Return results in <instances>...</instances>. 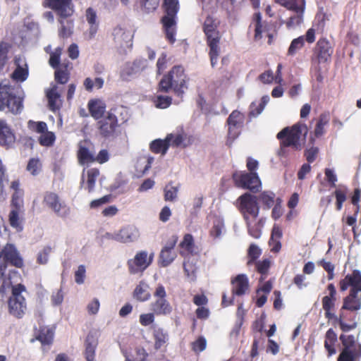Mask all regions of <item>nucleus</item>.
Instances as JSON below:
<instances>
[{"label":"nucleus","mask_w":361,"mask_h":361,"mask_svg":"<svg viewBox=\"0 0 361 361\" xmlns=\"http://www.w3.org/2000/svg\"><path fill=\"white\" fill-rule=\"evenodd\" d=\"M337 342V335L333 329H329L325 334L324 348L328 352V355L331 356L336 353L335 345Z\"/></svg>","instance_id":"nucleus-36"},{"label":"nucleus","mask_w":361,"mask_h":361,"mask_svg":"<svg viewBox=\"0 0 361 361\" xmlns=\"http://www.w3.org/2000/svg\"><path fill=\"white\" fill-rule=\"evenodd\" d=\"M16 140L14 133L5 121H0V145L11 147Z\"/></svg>","instance_id":"nucleus-28"},{"label":"nucleus","mask_w":361,"mask_h":361,"mask_svg":"<svg viewBox=\"0 0 361 361\" xmlns=\"http://www.w3.org/2000/svg\"><path fill=\"white\" fill-rule=\"evenodd\" d=\"M348 188L345 185H340L338 188L334 191V195L336 200V209L340 211L343 203L347 199Z\"/></svg>","instance_id":"nucleus-40"},{"label":"nucleus","mask_w":361,"mask_h":361,"mask_svg":"<svg viewBox=\"0 0 361 361\" xmlns=\"http://www.w3.org/2000/svg\"><path fill=\"white\" fill-rule=\"evenodd\" d=\"M70 78V73L67 70V66L64 69L58 68L54 72V80L59 85L66 84Z\"/></svg>","instance_id":"nucleus-51"},{"label":"nucleus","mask_w":361,"mask_h":361,"mask_svg":"<svg viewBox=\"0 0 361 361\" xmlns=\"http://www.w3.org/2000/svg\"><path fill=\"white\" fill-rule=\"evenodd\" d=\"M255 20L256 22L255 29V38L259 39L262 38V33L264 30L263 29V25L262 23V17L260 13L255 14Z\"/></svg>","instance_id":"nucleus-59"},{"label":"nucleus","mask_w":361,"mask_h":361,"mask_svg":"<svg viewBox=\"0 0 361 361\" xmlns=\"http://www.w3.org/2000/svg\"><path fill=\"white\" fill-rule=\"evenodd\" d=\"M11 46L5 42H0V73L4 68L8 62V54Z\"/></svg>","instance_id":"nucleus-50"},{"label":"nucleus","mask_w":361,"mask_h":361,"mask_svg":"<svg viewBox=\"0 0 361 361\" xmlns=\"http://www.w3.org/2000/svg\"><path fill=\"white\" fill-rule=\"evenodd\" d=\"M173 183H169L164 189V200L173 202L176 200L178 196V192L180 189V185L178 183L176 186L172 185Z\"/></svg>","instance_id":"nucleus-41"},{"label":"nucleus","mask_w":361,"mask_h":361,"mask_svg":"<svg viewBox=\"0 0 361 361\" xmlns=\"http://www.w3.org/2000/svg\"><path fill=\"white\" fill-rule=\"evenodd\" d=\"M282 200L281 198H277L276 200V204H274L272 212H271V217L276 220L279 219L283 214V209L281 206Z\"/></svg>","instance_id":"nucleus-64"},{"label":"nucleus","mask_w":361,"mask_h":361,"mask_svg":"<svg viewBox=\"0 0 361 361\" xmlns=\"http://www.w3.org/2000/svg\"><path fill=\"white\" fill-rule=\"evenodd\" d=\"M238 209L242 214L246 224L250 220H255L259 213V206L257 202V197L249 192H245L238 199Z\"/></svg>","instance_id":"nucleus-8"},{"label":"nucleus","mask_w":361,"mask_h":361,"mask_svg":"<svg viewBox=\"0 0 361 361\" xmlns=\"http://www.w3.org/2000/svg\"><path fill=\"white\" fill-rule=\"evenodd\" d=\"M62 90V88L57 85H53L50 89L47 91L46 95L48 99L49 108L50 110L55 111L61 108V96Z\"/></svg>","instance_id":"nucleus-23"},{"label":"nucleus","mask_w":361,"mask_h":361,"mask_svg":"<svg viewBox=\"0 0 361 361\" xmlns=\"http://www.w3.org/2000/svg\"><path fill=\"white\" fill-rule=\"evenodd\" d=\"M356 315L353 312H346V310H341L338 318V324L340 329L343 332H348L355 329L357 323L355 321Z\"/></svg>","instance_id":"nucleus-24"},{"label":"nucleus","mask_w":361,"mask_h":361,"mask_svg":"<svg viewBox=\"0 0 361 361\" xmlns=\"http://www.w3.org/2000/svg\"><path fill=\"white\" fill-rule=\"evenodd\" d=\"M133 296L140 301L147 300L150 297V294L147 291V286L144 283H140L134 290Z\"/></svg>","instance_id":"nucleus-47"},{"label":"nucleus","mask_w":361,"mask_h":361,"mask_svg":"<svg viewBox=\"0 0 361 361\" xmlns=\"http://www.w3.org/2000/svg\"><path fill=\"white\" fill-rule=\"evenodd\" d=\"M55 141V135L52 132H46L42 134L39 138V142L42 146H51Z\"/></svg>","instance_id":"nucleus-58"},{"label":"nucleus","mask_w":361,"mask_h":361,"mask_svg":"<svg viewBox=\"0 0 361 361\" xmlns=\"http://www.w3.org/2000/svg\"><path fill=\"white\" fill-rule=\"evenodd\" d=\"M329 122V116L327 114H322L314 128V135L317 137H321L324 133V126Z\"/></svg>","instance_id":"nucleus-49"},{"label":"nucleus","mask_w":361,"mask_h":361,"mask_svg":"<svg viewBox=\"0 0 361 361\" xmlns=\"http://www.w3.org/2000/svg\"><path fill=\"white\" fill-rule=\"evenodd\" d=\"M162 8L164 15L161 18L166 38L173 44L176 41L177 14L180 9L178 0H164Z\"/></svg>","instance_id":"nucleus-4"},{"label":"nucleus","mask_w":361,"mask_h":361,"mask_svg":"<svg viewBox=\"0 0 361 361\" xmlns=\"http://www.w3.org/2000/svg\"><path fill=\"white\" fill-rule=\"evenodd\" d=\"M339 339L343 348L337 358V361H360L361 343L353 335L341 334Z\"/></svg>","instance_id":"nucleus-6"},{"label":"nucleus","mask_w":361,"mask_h":361,"mask_svg":"<svg viewBox=\"0 0 361 361\" xmlns=\"http://www.w3.org/2000/svg\"><path fill=\"white\" fill-rule=\"evenodd\" d=\"M8 265L22 268L24 261L13 244L6 243L0 249V293H6L12 284L20 280V273L13 269H8Z\"/></svg>","instance_id":"nucleus-1"},{"label":"nucleus","mask_w":361,"mask_h":361,"mask_svg":"<svg viewBox=\"0 0 361 361\" xmlns=\"http://www.w3.org/2000/svg\"><path fill=\"white\" fill-rule=\"evenodd\" d=\"M128 118V111L123 106L111 108L97 121L98 133L104 139H114L118 136V128Z\"/></svg>","instance_id":"nucleus-2"},{"label":"nucleus","mask_w":361,"mask_h":361,"mask_svg":"<svg viewBox=\"0 0 361 361\" xmlns=\"http://www.w3.org/2000/svg\"><path fill=\"white\" fill-rule=\"evenodd\" d=\"M171 135H167L165 139H156L153 140L149 145L151 152L154 154H166L170 147V139Z\"/></svg>","instance_id":"nucleus-30"},{"label":"nucleus","mask_w":361,"mask_h":361,"mask_svg":"<svg viewBox=\"0 0 361 361\" xmlns=\"http://www.w3.org/2000/svg\"><path fill=\"white\" fill-rule=\"evenodd\" d=\"M77 158L80 165L88 164L94 162V156L87 147L79 144L77 152Z\"/></svg>","instance_id":"nucleus-35"},{"label":"nucleus","mask_w":361,"mask_h":361,"mask_svg":"<svg viewBox=\"0 0 361 361\" xmlns=\"http://www.w3.org/2000/svg\"><path fill=\"white\" fill-rule=\"evenodd\" d=\"M232 179L236 187L247 189L253 192H258L261 187V181L257 173L235 171L232 174Z\"/></svg>","instance_id":"nucleus-10"},{"label":"nucleus","mask_w":361,"mask_h":361,"mask_svg":"<svg viewBox=\"0 0 361 361\" xmlns=\"http://www.w3.org/2000/svg\"><path fill=\"white\" fill-rule=\"evenodd\" d=\"M51 248L49 246L44 247L43 250L39 252L37 255V262L39 264H45L48 262L49 255L51 252Z\"/></svg>","instance_id":"nucleus-62"},{"label":"nucleus","mask_w":361,"mask_h":361,"mask_svg":"<svg viewBox=\"0 0 361 361\" xmlns=\"http://www.w3.org/2000/svg\"><path fill=\"white\" fill-rule=\"evenodd\" d=\"M111 200H112V195H106L103 196L101 198L92 200L90 202V206L91 208L95 209V208H97L104 204L110 202Z\"/></svg>","instance_id":"nucleus-63"},{"label":"nucleus","mask_w":361,"mask_h":361,"mask_svg":"<svg viewBox=\"0 0 361 361\" xmlns=\"http://www.w3.org/2000/svg\"><path fill=\"white\" fill-rule=\"evenodd\" d=\"M180 247L189 254H192L195 248V242L192 235L187 233L184 235L180 243Z\"/></svg>","instance_id":"nucleus-52"},{"label":"nucleus","mask_w":361,"mask_h":361,"mask_svg":"<svg viewBox=\"0 0 361 361\" xmlns=\"http://www.w3.org/2000/svg\"><path fill=\"white\" fill-rule=\"evenodd\" d=\"M302 127L306 128L305 125L296 123L291 127L284 128L277 134L276 137L281 140V150L283 148L288 147H293L295 149H300V139Z\"/></svg>","instance_id":"nucleus-9"},{"label":"nucleus","mask_w":361,"mask_h":361,"mask_svg":"<svg viewBox=\"0 0 361 361\" xmlns=\"http://www.w3.org/2000/svg\"><path fill=\"white\" fill-rule=\"evenodd\" d=\"M99 170L97 168H92L87 171V190L88 192L94 190L96 180L99 176Z\"/></svg>","instance_id":"nucleus-44"},{"label":"nucleus","mask_w":361,"mask_h":361,"mask_svg":"<svg viewBox=\"0 0 361 361\" xmlns=\"http://www.w3.org/2000/svg\"><path fill=\"white\" fill-rule=\"evenodd\" d=\"M97 345L98 341L93 334H88L84 342L85 350L83 355L86 361H95Z\"/></svg>","instance_id":"nucleus-26"},{"label":"nucleus","mask_w":361,"mask_h":361,"mask_svg":"<svg viewBox=\"0 0 361 361\" xmlns=\"http://www.w3.org/2000/svg\"><path fill=\"white\" fill-rule=\"evenodd\" d=\"M140 4L143 11L146 13L154 11L159 4V0H140Z\"/></svg>","instance_id":"nucleus-56"},{"label":"nucleus","mask_w":361,"mask_h":361,"mask_svg":"<svg viewBox=\"0 0 361 361\" xmlns=\"http://www.w3.org/2000/svg\"><path fill=\"white\" fill-rule=\"evenodd\" d=\"M245 121L244 115L238 110H234L228 116L226 123L228 126V135L231 139H235L240 133Z\"/></svg>","instance_id":"nucleus-19"},{"label":"nucleus","mask_w":361,"mask_h":361,"mask_svg":"<svg viewBox=\"0 0 361 361\" xmlns=\"http://www.w3.org/2000/svg\"><path fill=\"white\" fill-rule=\"evenodd\" d=\"M262 254L261 250L255 244L250 245L247 250V257L249 258L247 264H252L255 260L259 257Z\"/></svg>","instance_id":"nucleus-55"},{"label":"nucleus","mask_w":361,"mask_h":361,"mask_svg":"<svg viewBox=\"0 0 361 361\" xmlns=\"http://www.w3.org/2000/svg\"><path fill=\"white\" fill-rule=\"evenodd\" d=\"M203 32L206 36L207 44L209 48V56L212 68L215 67L220 54L219 43L221 35L217 29L215 19L208 16L202 26Z\"/></svg>","instance_id":"nucleus-5"},{"label":"nucleus","mask_w":361,"mask_h":361,"mask_svg":"<svg viewBox=\"0 0 361 361\" xmlns=\"http://www.w3.org/2000/svg\"><path fill=\"white\" fill-rule=\"evenodd\" d=\"M87 107L91 116L97 121L106 114V104L99 99L90 100Z\"/></svg>","instance_id":"nucleus-29"},{"label":"nucleus","mask_w":361,"mask_h":361,"mask_svg":"<svg viewBox=\"0 0 361 361\" xmlns=\"http://www.w3.org/2000/svg\"><path fill=\"white\" fill-rule=\"evenodd\" d=\"M11 209L8 215V221L10 226L15 228L17 232H21L23 230L24 209L23 201L16 196L11 203Z\"/></svg>","instance_id":"nucleus-15"},{"label":"nucleus","mask_w":361,"mask_h":361,"mask_svg":"<svg viewBox=\"0 0 361 361\" xmlns=\"http://www.w3.org/2000/svg\"><path fill=\"white\" fill-rule=\"evenodd\" d=\"M152 262V257H148L146 251L138 252L133 259L128 261V271L131 274L142 272L151 264Z\"/></svg>","instance_id":"nucleus-18"},{"label":"nucleus","mask_w":361,"mask_h":361,"mask_svg":"<svg viewBox=\"0 0 361 361\" xmlns=\"http://www.w3.org/2000/svg\"><path fill=\"white\" fill-rule=\"evenodd\" d=\"M361 308V293H349L343 298L342 310L355 312Z\"/></svg>","instance_id":"nucleus-27"},{"label":"nucleus","mask_w":361,"mask_h":361,"mask_svg":"<svg viewBox=\"0 0 361 361\" xmlns=\"http://www.w3.org/2000/svg\"><path fill=\"white\" fill-rule=\"evenodd\" d=\"M315 30L312 27L308 29L305 35H301L292 40L288 49V55L294 56L298 50L304 47L305 42L308 44H312L315 41Z\"/></svg>","instance_id":"nucleus-21"},{"label":"nucleus","mask_w":361,"mask_h":361,"mask_svg":"<svg viewBox=\"0 0 361 361\" xmlns=\"http://www.w3.org/2000/svg\"><path fill=\"white\" fill-rule=\"evenodd\" d=\"M22 108V102L10 92V87L0 84V110L7 109L16 114L20 112Z\"/></svg>","instance_id":"nucleus-12"},{"label":"nucleus","mask_w":361,"mask_h":361,"mask_svg":"<svg viewBox=\"0 0 361 361\" xmlns=\"http://www.w3.org/2000/svg\"><path fill=\"white\" fill-rule=\"evenodd\" d=\"M232 298L226 300V294L222 295V305L224 307L231 305L233 303L235 296H242L245 295L249 290V280L247 276L244 274H238L231 281Z\"/></svg>","instance_id":"nucleus-13"},{"label":"nucleus","mask_w":361,"mask_h":361,"mask_svg":"<svg viewBox=\"0 0 361 361\" xmlns=\"http://www.w3.org/2000/svg\"><path fill=\"white\" fill-rule=\"evenodd\" d=\"M14 64L16 68L11 75L12 78L17 81H25L29 74L25 59L22 56H16L14 59Z\"/></svg>","instance_id":"nucleus-22"},{"label":"nucleus","mask_w":361,"mask_h":361,"mask_svg":"<svg viewBox=\"0 0 361 361\" xmlns=\"http://www.w3.org/2000/svg\"><path fill=\"white\" fill-rule=\"evenodd\" d=\"M42 203L59 216L66 217L69 214V208L61 201L59 195L56 192H45Z\"/></svg>","instance_id":"nucleus-14"},{"label":"nucleus","mask_w":361,"mask_h":361,"mask_svg":"<svg viewBox=\"0 0 361 361\" xmlns=\"http://www.w3.org/2000/svg\"><path fill=\"white\" fill-rule=\"evenodd\" d=\"M53 338L54 333L47 326H40L35 336V339L40 341L42 345L51 344Z\"/></svg>","instance_id":"nucleus-37"},{"label":"nucleus","mask_w":361,"mask_h":361,"mask_svg":"<svg viewBox=\"0 0 361 361\" xmlns=\"http://www.w3.org/2000/svg\"><path fill=\"white\" fill-rule=\"evenodd\" d=\"M255 265L257 271L261 274L259 281L262 282L267 277L269 269L270 268L271 262L269 259H264L262 261L257 262Z\"/></svg>","instance_id":"nucleus-48"},{"label":"nucleus","mask_w":361,"mask_h":361,"mask_svg":"<svg viewBox=\"0 0 361 361\" xmlns=\"http://www.w3.org/2000/svg\"><path fill=\"white\" fill-rule=\"evenodd\" d=\"M305 6H297L294 8H287L289 11L295 12V14L290 16L286 22V27L291 28L295 26L300 25L303 22L304 13Z\"/></svg>","instance_id":"nucleus-33"},{"label":"nucleus","mask_w":361,"mask_h":361,"mask_svg":"<svg viewBox=\"0 0 361 361\" xmlns=\"http://www.w3.org/2000/svg\"><path fill=\"white\" fill-rule=\"evenodd\" d=\"M338 286L341 292L349 289V293H361V272L354 269L340 280Z\"/></svg>","instance_id":"nucleus-16"},{"label":"nucleus","mask_w":361,"mask_h":361,"mask_svg":"<svg viewBox=\"0 0 361 361\" xmlns=\"http://www.w3.org/2000/svg\"><path fill=\"white\" fill-rule=\"evenodd\" d=\"M275 1L286 8L306 6L305 0H275Z\"/></svg>","instance_id":"nucleus-57"},{"label":"nucleus","mask_w":361,"mask_h":361,"mask_svg":"<svg viewBox=\"0 0 361 361\" xmlns=\"http://www.w3.org/2000/svg\"><path fill=\"white\" fill-rule=\"evenodd\" d=\"M10 288L12 293L8 301V312L13 317L20 319L24 316L27 309L25 299L21 295L22 292L25 290V287L21 283H18L16 286L12 284Z\"/></svg>","instance_id":"nucleus-7"},{"label":"nucleus","mask_w":361,"mask_h":361,"mask_svg":"<svg viewBox=\"0 0 361 361\" xmlns=\"http://www.w3.org/2000/svg\"><path fill=\"white\" fill-rule=\"evenodd\" d=\"M68 17L59 16L58 21L61 24V27L59 31V35L62 38H68L73 33V20H66Z\"/></svg>","instance_id":"nucleus-38"},{"label":"nucleus","mask_w":361,"mask_h":361,"mask_svg":"<svg viewBox=\"0 0 361 361\" xmlns=\"http://www.w3.org/2000/svg\"><path fill=\"white\" fill-rule=\"evenodd\" d=\"M154 347L155 350H159L166 346L169 341L168 333L162 328L155 327L153 329Z\"/></svg>","instance_id":"nucleus-32"},{"label":"nucleus","mask_w":361,"mask_h":361,"mask_svg":"<svg viewBox=\"0 0 361 361\" xmlns=\"http://www.w3.org/2000/svg\"><path fill=\"white\" fill-rule=\"evenodd\" d=\"M153 102L157 108L166 109L172 104V97L169 96L157 95L154 97Z\"/></svg>","instance_id":"nucleus-54"},{"label":"nucleus","mask_w":361,"mask_h":361,"mask_svg":"<svg viewBox=\"0 0 361 361\" xmlns=\"http://www.w3.org/2000/svg\"><path fill=\"white\" fill-rule=\"evenodd\" d=\"M334 48L325 37H321L317 42L311 56V61L314 64L327 63L331 61Z\"/></svg>","instance_id":"nucleus-11"},{"label":"nucleus","mask_w":361,"mask_h":361,"mask_svg":"<svg viewBox=\"0 0 361 361\" xmlns=\"http://www.w3.org/2000/svg\"><path fill=\"white\" fill-rule=\"evenodd\" d=\"M169 135H172L170 139V146H172L173 147H185L187 146V144L184 143L186 139V135L185 133H169Z\"/></svg>","instance_id":"nucleus-53"},{"label":"nucleus","mask_w":361,"mask_h":361,"mask_svg":"<svg viewBox=\"0 0 361 361\" xmlns=\"http://www.w3.org/2000/svg\"><path fill=\"white\" fill-rule=\"evenodd\" d=\"M154 295L157 298L156 301L152 303V310L154 313L157 315L170 314L172 311V307L166 300V293L162 285L160 284L157 287Z\"/></svg>","instance_id":"nucleus-17"},{"label":"nucleus","mask_w":361,"mask_h":361,"mask_svg":"<svg viewBox=\"0 0 361 361\" xmlns=\"http://www.w3.org/2000/svg\"><path fill=\"white\" fill-rule=\"evenodd\" d=\"M207 346V341L203 336H200L192 343V349L196 353L203 351Z\"/></svg>","instance_id":"nucleus-61"},{"label":"nucleus","mask_w":361,"mask_h":361,"mask_svg":"<svg viewBox=\"0 0 361 361\" xmlns=\"http://www.w3.org/2000/svg\"><path fill=\"white\" fill-rule=\"evenodd\" d=\"M61 54V49L59 48L56 49L55 51L50 54V58L49 61V65L52 68H56V70L59 68V66L60 64Z\"/></svg>","instance_id":"nucleus-60"},{"label":"nucleus","mask_w":361,"mask_h":361,"mask_svg":"<svg viewBox=\"0 0 361 361\" xmlns=\"http://www.w3.org/2000/svg\"><path fill=\"white\" fill-rule=\"evenodd\" d=\"M42 169V164L39 158L29 159L26 170L33 176H38Z\"/></svg>","instance_id":"nucleus-45"},{"label":"nucleus","mask_w":361,"mask_h":361,"mask_svg":"<svg viewBox=\"0 0 361 361\" xmlns=\"http://www.w3.org/2000/svg\"><path fill=\"white\" fill-rule=\"evenodd\" d=\"M275 194L271 191H264L257 197L259 200L263 205L264 209H269L274 205Z\"/></svg>","instance_id":"nucleus-39"},{"label":"nucleus","mask_w":361,"mask_h":361,"mask_svg":"<svg viewBox=\"0 0 361 361\" xmlns=\"http://www.w3.org/2000/svg\"><path fill=\"white\" fill-rule=\"evenodd\" d=\"M269 96L264 95L261 98V101L258 104H257L255 102H252L250 106V116L255 117L260 114L264 110L265 106L269 102Z\"/></svg>","instance_id":"nucleus-43"},{"label":"nucleus","mask_w":361,"mask_h":361,"mask_svg":"<svg viewBox=\"0 0 361 361\" xmlns=\"http://www.w3.org/2000/svg\"><path fill=\"white\" fill-rule=\"evenodd\" d=\"M187 75L181 66H175L164 75L158 84V92L168 93L173 90L176 95L183 96L186 86Z\"/></svg>","instance_id":"nucleus-3"},{"label":"nucleus","mask_w":361,"mask_h":361,"mask_svg":"<svg viewBox=\"0 0 361 361\" xmlns=\"http://www.w3.org/2000/svg\"><path fill=\"white\" fill-rule=\"evenodd\" d=\"M177 238L169 240L161 250L159 255V263L161 267L169 266L175 259V254L173 250L176 244Z\"/></svg>","instance_id":"nucleus-25"},{"label":"nucleus","mask_w":361,"mask_h":361,"mask_svg":"<svg viewBox=\"0 0 361 361\" xmlns=\"http://www.w3.org/2000/svg\"><path fill=\"white\" fill-rule=\"evenodd\" d=\"M329 294L322 300L325 317L331 320L335 318L334 309L336 302V289L334 283H329L326 288Z\"/></svg>","instance_id":"nucleus-20"},{"label":"nucleus","mask_w":361,"mask_h":361,"mask_svg":"<svg viewBox=\"0 0 361 361\" xmlns=\"http://www.w3.org/2000/svg\"><path fill=\"white\" fill-rule=\"evenodd\" d=\"M85 17L90 25L88 38L92 39L97 34L99 27L98 23H97V13L92 8L90 7L86 10Z\"/></svg>","instance_id":"nucleus-34"},{"label":"nucleus","mask_w":361,"mask_h":361,"mask_svg":"<svg viewBox=\"0 0 361 361\" xmlns=\"http://www.w3.org/2000/svg\"><path fill=\"white\" fill-rule=\"evenodd\" d=\"M224 229V222L220 217H215L212 222V226L209 230V235L214 239L221 236Z\"/></svg>","instance_id":"nucleus-42"},{"label":"nucleus","mask_w":361,"mask_h":361,"mask_svg":"<svg viewBox=\"0 0 361 361\" xmlns=\"http://www.w3.org/2000/svg\"><path fill=\"white\" fill-rule=\"evenodd\" d=\"M135 237V232L132 228L125 227L118 232L111 235V239L119 243H126L133 242Z\"/></svg>","instance_id":"nucleus-31"},{"label":"nucleus","mask_w":361,"mask_h":361,"mask_svg":"<svg viewBox=\"0 0 361 361\" xmlns=\"http://www.w3.org/2000/svg\"><path fill=\"white\" fill-rule=\"evenodd\" d=\"M184 271L190 280V281H195L197 279V267L195 263L190 259H188L183 263Z\"/></svg>","instance_id":"nucleus-46"}]
</instances>
